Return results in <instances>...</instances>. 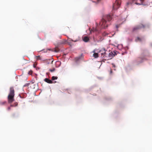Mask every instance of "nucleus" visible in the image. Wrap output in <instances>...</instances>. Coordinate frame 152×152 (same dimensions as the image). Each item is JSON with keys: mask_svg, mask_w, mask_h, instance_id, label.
<instances>
[{"mask_svg": "<svg viewBox=\"0 0 152 152\" xmlns=\"http://www.w3.org/2000/svg\"><path fill=\"white\" fill-rule=\"evenodd\" d=\"M112 65L114 67V68H115V64H114L113 63L112 64Z\"/></svg>", "mask_w": 152, "mask_h": 152, "instance_id": "b1692460", "label": "nucleus"}, {"mask_svg": "<svg viewBox=\"0 0 152 152\" xmlns=\"http://www.w3.org/2000/svg\"><path fill=\"white\" fill-rule=\"evenodd\" d=\"M144 0H140V3H138L136 2V0H132L133 3H134L137 4H142Z\"/></svg>", "mask_w": 152, "mask_h": 152, "instance_id": "1a4fd4ad", "label": "nucleus"}, {"mask_svg": "<svg viewBox=\"0 0 152 152\" xmlns=\"http://www.w3.org/2000/svg\"><path fill=\"white\" fill-rule=\"evenodd\" d=\"M116 28H118L119 27V26L118 25H116Z\"/></svg>", "mask_w": 152, "mask_h": 152, "instance_id": "a878e982", "label": "nucleus"}, {"mask_svg": "<svg viewBox=\"0 0 152 152\" xmlns=\"http://www.w3.org/2000/svg\"><path fill=\"white\" fill-rule=\"evenodd\" d=\"M113 57V53L112 52L108 54V58H107V60L109 59H111L112 57Z\"/></svg>", "mask_w": 152, "mask_h": 152, "instance_id": "9d476101", "label": "nucleus"}, {"mask_svg": "<svg viewBox=\"0 0 152 152\" xmlns=\"http://www.w3.org/2000/svg\"><path fill=\"white\" fill-rule=\"evenodd\" d=\"M66 40H63L60 42V43L61 44H65L66 43Z\"/></svg>", "mask_w": 152, "mask_h": 152, "instance_id": "ddd939ff", "label": "nucleus"}, {"mask_svg": "<svg viewBox=\"0 0 152 152\" xmlns=\"http://www.w3.org/2000/svg\"><path fill=\"white\" fill-rule=\"evenodd\" d=\"M36 58H37V60L40 59V57L39 56H37Z\"/></svg>", "mask_w": 152, "mask_h": 152, "instance_id": "6ab92c4d", "label": "nucleus"}, {"mask_svg": "<svg viewBox=\"0 0 152 152\" xmlns=\"http://www.w3.org/2000/svg\"><path fill=\"white\" fill-rule=\"evenodd\" d=\"M55 70V69L54 68H53L52 69H50L49 71L51 72H53Z\"/></svg>", "mask_w": 152, "mask_h": 152, "instance_id": "dca6fc26", "label": "nucleus"}, {"mask_svg": "<svg viewBox=\"0 0 152 152\" xmlns=\"http://www.w3.org/2000/svg\"><path fill=\"white\" fill-rule=\"evenodd\" d=\"M6 103V101H4L3 102H0V104L2 105H3Z\"/></svg>", "mask_w": 152, "mask_h": 152, "instance_id": "2eb2a0df", "label": "nucleus"}, {"mask_svg": "<svg viewBox=\"0 0 152 152\" xmlns=\"http://www.w3.org/2000/svg\"><path fill=\"white\" fill-rule=\"evenodd\" d=\"M93 56L95 58H97L98 57V54L97 53H94L93 54Z\"/></svg>", "mask_w": 152, "mask_h": 152, "instance_id": "f8f14e48", "label": "nucleus"}, {"mask_svg": "<svg viewBox=\"0 0 152 152\" xmlns=\"http://www.w3.org/2000/svg\"><path fill=\"white\" fill-rule=\"evenodd\" d=\"M53 51L55 52H58L59 51V49L58 48H54V50H53Z\"/></svg>", "mask_w": 152, "mask_h": 152, "instance_id": "9b49d317", "label": "nucleus"}, {"mask_svg": "<svg viewBox=\"0 0 152 152\" xmlns=\"http://www.w3.org/2000/svg\"><path fill=\"white\" fill-rule=\"evenodd\" d=\"M11 109V108L10 107H9L8 108H7V109L8 110H10Z\"/></svg>", "mask_w": 152, "mask_h": 152, "instance_id": "393cba45", "label": "nucleus"}, {"mask_svg": "<svg viewBox=\"0 0 152 152\" xmlns=\"http://www.w3.org/2000/svg\"><path fill=\"white\" fill-rule=\"evenodd\" d=\"M32 73V71L31 70L28 73L29 75H31Z\"/></svg>", "mask_w": 152, "mask_h": 152, "instance_id": "aec40b11", "label": "nucleus"}, {"mask_svg": "<svg viewBox=\"0 0 152 152\" xmlns=\"http://www.w3.org/2000/svg\"><path fill=\"white\" fill-rule=\"evenodd\" d=\"M120 4V0H115V2L113 4V10H115L118 8Z\"/></svg>", "mask_w": 152, "mask_h": 152, "instance_id": "7ed1b4c3", "label": "nucleus"}, {"mask_svg": "<svg viewBox=\"0 0 152 152\" xmlns=\"http://www.w3.org/2000/svg\"><path fill=\"white\" fill-rule=\"evenodd\" d=\"M48 50H50V49H49Z\"/></svg>", "mask_w": 152, "mask_h": 152, "instance_id": "cd10ccee", "label": "nucleus"}, {"mask_svg": "<svg viewBox=\"0 0 152 152\" xmlns=\"http://www.w3.org/2000/svg\"><path fill=\"white\" fill-rule=\"evenodd\" d=\"M44 80L47 83H52L53 82L51 80H50L48 79V78H46Z\"/></svg>", "mask_w": 152, "mask_h": 152, "instance_id": "6e6552de", "label": "nucleus"}, {"mask_svg": "<svg viewBox=\"0 0 152 152\" xmlns=\"http://www.w3.org/2000/svg\"><path fill=\"white\" fill-rule=\"evenodd\" d=\"M144 26L142 24L138 26H136L134 27L133 29V31H136L137 30H138L142 27H144Z\"/></svg>", "mask_w": 152, "mask_h": 152, "instance_id": "39448f33", "label": "nucleus"}, {"mask_svg": "<svg viewBox=\"0 0 152 152\" xmlns=\"http://www.w3.org/2000/svg\"><path fill=\"white\" fill-rule=\"evenodd\" d=\"M136 40L137 41H141V39L139 37H138L137 38Z\"/></svg>", "mask_w": 152, "mask_h": 152, "instance_id": "a211bd4d", "label": "nucleus"}, {"mask_svg": "<svg viewBox=\"0 0 152 152\" xmlns=\"http://www.w3.org/2000/svg\"><path fill=\"white\" fill-rule=\"evenodd\" d=\"M10 106L11 107H14V104H11L10 105Z\"/></svg>", "mask_w": 152, "mask_h": 152, "instance_id": "bb28decb", "label": "nucleus"}, {"mask_svg": "<svg viewBox=\"0 0 152 152\" xmlns=\"http://www.w3.org/2000/svg\"><path fill=\"white\" fill-rule=\"evenodd\" d=\"M110 74H112V69H110Z\"/></svg>", "mask_w": 152, "mask_h": 152, "instance_id": "412c9836", "label": "nucleus"}, {"mask_svg": "<svg viewBox=\"0 0 152 152\" xmlns=\"http://www.w3.org/2000/svg\"><path fill=\"white\" fill-rule=\"evenodd\" d=\"M143 59L140 57L137 58L136 60V61L137 64H139L142 62Z\"/></svg>", "mask_w": 152, "mask_h": 152, "instance_id": "0eeeda50", "label": "nucleus"}, {"mask_svg": "<svg viewBox=\"0 0 152 152\" xmlns=\"http://www.w3.org/2000/svg\"><path fill=\"white\" fill-rule=\"evenodd\" d=\"M53 61H52V62H53Z\"/></svg>", "mask_w": 152, "mask_h": 152, "instance_id": "c85d7f7f", "label": "nucleus"}, {"mask_svg": "<svg viewBox=\"0 0 152 152\" xmlns=\"http://www.w3.org/2000/svg\"><path fill=\"white\" fill-rule=\"evenodd\" d=\"M18 104V103L17 102H15L14 103V106H17Z\"/></svg>", "mask_w": 152, "mask_h": 152, "instance_id": "5701e85b", "label": "nucleus"}, {"mask_svg": "<svg viewBox=\"0 0 152 152\" xmlns=\"http://www.w3.org/2000/svg\"><path fill=\"white\" fill-rule=\"evenodd\" d=\"M99 53H101V57H104V58H106V59H107V56H106V53L105 52V50L104 49H102L100 50L99 52Z\"/></svg>", "mask_w": 152, "mask_h": 152, "instance_id": "20e7f679", "label": "nucleus"}, {"mask_svg": "<svg viewBox=\"0 0 152 152\" xmlns=\"http://www.w3.org/2000/svg\"><path fill=\"white\" fill-rule=\"evenodd\" d=\"M100 0H96L95 1H94V2H99Z\"/></svg>", "mask_w": 152, "mask_h": 152, "instance_id": "4be33fe9", "label": "nucleus"}, {"mask_svg": "<svg viewBox=\"0 0 152 152\" xmlns=\"http://www.w3.org/2000/svg\"><path fill=\"white\" fill-rule=\"evenodd\" d=\"M82 39L83 41L85 42H88L89 40V37L87 36H85L83 37Z\"/></svg>", "mask_w": 152, "mask_h": 152, "instance_id": "423d86ee", "label": "nucleus"}, {"mask_svg": "<svg viewBox=\"0 0 152 152\" xmlns=\"http://www.w3.org/2000/svg\"><path fill=\"white\" fill-rule=\"evenodd\" d=\"M15 94V91L13 87H11L7 97L8 102L9 103H11L14 101Z\"/></svg>", "mask_w": 152, "mask_h": 152, "instance_id": "f03ea898", "label": "nucleus"}, {"mask_svg": "<svg viewBox=\"0 0 152 152\" xmlns=\"http://www.w3.org/2000/svg\"><path fill=\"white\" fill-rule=\"evenodd\" d=\"M112 16L109 15L104 16L99 23V26L101 29L105 28L110 24V22L112 20Z\"/></svg>", "mask_w": 152, "mask_h": 152, "instance_id": "f257e3e1", "label": "nucleus"}, {"mask_svg": "<svg viewBox=\"0 0 152 152\" xmlns=\"http://www.w3.org/2000/svg\"><path fill=\"white\" fill-rule=\"evenodd\" d=\"M58 78L57 77L52 76V77L51 80H56Z\"/></svg>", "mask_w": 152, "mask_h": 152, "instance_id": "4468645a", "label": "nucleus"}, {"mask_svg": "<svg viewBox=\"0 0 152 152\" xmlns=\"http://www.w3.org/2000/svg\"><path fill=\"white\" fill-rule=\"evenodd\" d=\"M98 31L97 29L96 28H93V29L92 30V31Z\"/></svg>", "mask_w": 152, "mask_h": 152, "instance_id": "f3484780", "label": "nucleus"}]
</instances>
